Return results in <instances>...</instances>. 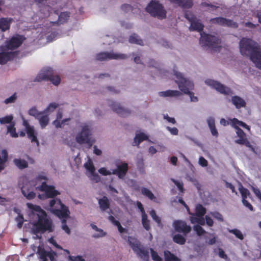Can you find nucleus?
Listing matches in <instances>:
<instances>
[{"instance_id": "nucleus-1", "label": "nucleus", "mask_w": 261, "mask_h": 261, "mask_svg": "<svg viewBox=\"0 0 261 261\" xmlns=\"http://www.w3.org/2000/svg\"><path fill=\"white\" fill-rule=\"evenodd\" d=\"M239 45L241 54L249 57L256 66L261 69V47L258 44L251 39L243 38Z\"/></svg>"}, {"instance_id": "nucleus-2", "label": "nucleus", "mask_w": 261, "mask_h": 261, "mask_svg": "<svg viewBox=\"0 0 261 261\" xmlns=\"http://www.w3.org/2000/svg\"><path fill=\"white\" fill-rule=\"evenodd\" d=\"M50 212L62 219V228L67 234L70 233V229L66 224V219L70 217V211L68 206L63 204L60 199H51L48 203Z\"/></svg>"}, {"instance_id": "nucleus-3", "label": "nucleus", "mask_w": 261, "mask_h": 261, "mask_svg": "<svg viewBox=\"0 0 261 261\" xmlns=\"http://www.w3.org/2000/svg\"><path fill=\"white\" fill-rule=\"evenodd\" d=\"M32 224V231L34 234H42L46 231L52 232L54 231L53 221L48 217L46 212H42V214L38 217L37 220Z\"/></svg>"}, {"instance_id": "nucleus-4", "label": "nucleus", "mask_w": 261, "mask_h": 261, "mask_svg": "<svg viewBox=\"0 0 261 261\" xmlns=\"http://www.w3.org/2000/svg\"><path fill=\"white\" fill-rule=\"evenodd\" d=\"M174 75L177 79V80H175V82L178 84L180 91L184 93L189 95L191 101H198V97L194 96V93L193 92L190 91L191 90L194 89V86L193 83L185 78L183 75L180 72L174 71Z\"/></svg>"}, {"instance_id": "nucleus-5", "label": "nucleus", "mask_w": 261, "mask_h": 261, "mask_svg": "<svg viewBox=\"0 0 261 261\" xmlns=\"http://www.w3.org/2000/svg\"><path fill=\"white\" fill-rule=\"evenodd\" d=\"M200 34L199 42L202 46L212 48L214 51H217L221 47V40L219 38L204 32H201Z\"/></svg>"}, {"instance_id": "nucleus-6", "label": "nucleus", "mask_w": 261, "mask_h": 261, "mask_svg": "<svg viewBox=\"0 0 261 261\" xmlns=\"http://www.w3.org/2000/svg\"><path fill=\"white\" fill-rule=\"evenodd\" d=\"M146 11L152 16L159 19L166 18L167 12L164 6L158 1H151L145 8Z\"/></svg>"}, {"instance_id": "nucleus-7", "label": "nucleus", "mask_w": 261, "mask_h": 261, "mask_svg": "<svg viewBox=\"0 0 261 261\" xmlns=\"http://www.w3.org/2000/svg\"><path fill=\"white\" fill-rule=\"evenodd\" d=\"M91 127L85 124L82 126L81 132L76 135V141L80 144H87L90 148L95 142V140L91 137Z\"/></svg>"}, {"instance_id": "nucleus-8", "label": "nucleus", "mask_w": 261, "mask_h": 261, "mask_svg": "<svg viewBox=\"0 0 261 261\" xmlns=\"http://www.w3.org/2000/svg\"><path fill=\"white\" fill-rule=\"evenodd\" d=\"M44 80L49 81L55 85H58L61 82L60 76L57 75H55L54 70L50 67L43 69L37 75L35 81L40 82Z\"/></svg>"}, {"instance_id": "nucleus-9", "label": "nucleus", "mask_w": 261, "mask_h": 261, "mask_svg": "<svg viewBox=\"0 0 261 261\" xmlns=\"http://www.w3.org/2000/svg\"><path fill=\"white\" fill-rule=\"evenodd\" d=\"M36 189L41 192H44V194H39L38 197L40 199L44 198H53V199H57L54 198L56 196L60 194V193L55 189L54 186L47 185L46 182H43L40 186L36 187Z\"/></svg>"}, {"instance_id": "nucleus-10", "label": "nucleus", "mask_w": 261, "mask_h": 261, "mask_svg": "<svg viewBox=\"0 0 261 261\" xmlns=\"http://www.w3.org/2000/svg\"><path fill=\"white\" fill-rule=\"evenodd\" d=\"M127 55L123 54L114 53L112 52H101L97 54L95 59L97 61H103L112 59H125Z\"/></svg>"}, {"instance_id": "nucleus-11", "label": "nucleus", "mask_w": 261, "mask_h": 261, "mask_svg": "<svg viewBox=\"0 0 261 261\" xmlns=\"http://www.w3.org/2000/svg\"><path fill=\"white\" fill-rule=\"evenodd\" d=\"M130 239H132V237H129V244L134 252H135L143 260L145 261H148L149 256L148 249H146L144 247L141 246L138 242L132 243L130 240Z\"/></svg>"}, {"instance_id": "nucleus-12", "label": "nucleus", "mask_w": 261, "mask_h": 261, "mask_svg": "<svg viewBox=\"0 0 261 261\" xmlns=\"http://www.w3.org/2000/svg\"><path fill=\"white\" fill-rule=\"evenodd\" d=\"M205 83L216 89L217 91L220 93L224 95H230L232 94V91L229 87L225 86L224 85L221 84L220 82L211 80L207 79L205 80Z\"/></svg>"}, {"instance_id": "nucleus-13", "label": "nucleus", "mask_w": 261, "mask_h": 261, "mask_svg": "<svg viewBox=\"0 0 261 261\" xmlns=\"http://www.w3.org/2000/svg\"><path fill=\"white\" fill-rule=\"evenodd\" d=\"M185 17L191 23L189 27L190 31H196L197 32H201L204 28L203 24L197 20L196 17L191 12H187L185 14Z\"/></svg>"}, {"instance_id": "nucleus-14", "label": "nucleus", "mask_w": 261, "mask_h": 261, "mask_svg": "<svg viewBox=\"0 0 261 261\" xmlns=\"http://www.w3.org/2000/svg\"><path fill=\"white\" fill-rule=\"evenodd\" d=\"M24 39L23 36L17 34L12 36L9 40L7 41L6 47L8 49H15L21 45Z\"/></svg>"}, {"instance_id": "nucleus-15", "label": "nucleus", "mask_w": 261, "mask_h": 261, "mask_svg": "<svg viewBox=\"0 0 261 261\" xmlns=\"http://www.w3.org/2000/svg\"><path fill=\"white\" fill-rule=\"evenodd\" d=\"M210 22L213 24H219L222 27H227L234 29L238 27V24L236 22L222 17L211 18Z\"/></svg>"}, {"instance_id": "nucleus-16", "label": "nucleus", "mask_w": 261, "mask_h": 261, "mask_svg": "<svg viewBox=\"0 0 261 261\" xmlns=\"http://www.w3.org/2000/svg\"><path fill=\"white\" fill-rule=\"evenodd\" d=\"M173 226L176 232L182 233L185 236L191 231V226L188 225L187 223L183 221H175L173 223Z\"/></svg>"}, {"instance_id": "nucleus-17", "label": "nucleus", "mask_w": 261, "mask_h": 261, "mask_svg": "<svg viewBox=\"0 0 261 261\" xmlns=\"http://www.w3.org/2000/svg\"><path fill=\"white\" fill-rule=\"evenodd\" d=\"M235 129L236 130L237 136L239 138V139L235 141V142L240 145H244L248 147H252V146L248 140L246 135L244 131L238 126H236Z\"/></svg>"}, {"instance_id": "nucleus-18", "label": "nucleus", "mask_w": 261, "mask_h": 261, "mask_svg": "<svg viewBox=\"0 0 261 261\" xmlns=\"http://www.w3.org/2000/svg\"><path fill=\"white\" fill-rule=\"evenodd\" d=\"M23 125L25 127L28 138L31 140L32 142H36L37 146H38L39 143L37 138L33 126H30L27 120H23Z\"/></svg>"}, {"instance_id": "nucleus-19", "label": "nucleus", "mask_w": 261, "mask_h": 261, "mask_svg": "<svg viewBox=\"0 0 261 261\" xmlns=\"http://www.w3.org/2000/svg\"><path fill=\"white\" fill-rule=\"evenodd\" d=\"M128 170V166L126 163H123L117 166L115 169L112 171V174L117 175L119 178L123 179L126 175Z\"/></svg>"}, {"instance_id": "nucleus-20", "label": "nucleus", "mask_w": 261, "mask_h": 261, "mask_svg": "<svg viewBox=\"0 0 261 261\" xmlns=\"http://www.w3.org/2000/svg\"><path fill=\"white\" fill-rule=\"evenodd\" d=\"M110 106L114 112L120 116L126 117L130 113L129 110L124 109L121 107L119 103L116 102H112V103L110 104Z\"/></svg>"}, {"instance_id": "nucleus-21", "label": "nucleus", "mask_w": 261, "mask_h": 261, "mask_svg": "<svg viewBox=\"0 0 261 261\" xmlns=\"http://www.w3.org/2000/svg\"><path fill=\"white\" fill-rule=\"evenodd\" d=\"M17 54V51L0 53V64H6L8 61L14 59Z\"/></svg>"}, {"instance_id": "nucleus-22", "label": "nucleus", "mask_w": 261, "mask_h": 261, "mask_svg": "<svg viewBox=\"0 0 261 261\" xmlns=\"http://www.w3.org/2000/svg\"><path fill=\"white\" fill-rule=\"evenodd\" d=\"M13 19L9 17L0 18V30L2 32H5L10 28Z\"/></svg>"}, {"instance_id": "nucleus-23", "label": "nucleus", "mask_w": 261, "mask_h": 261, "mask_svg": "<svg viewBox=\"0 0 261 261\" xmlns=\"http://www.w3.org/2000/svg\"><path fill=\"white\" fill-rule=\"evenodd\" d=\"M170 1L171 3L185 9L191 8L193 5V0H170Z\"/></svg>"}, {"instance_id": "nucleus-24", "label": "nucleus", "mask_w": 261, "mask_h": 261, "mask_svg": "<svg viewBox=\"0 0 261 261\" xmlns=\"http://www.w3.org/2000/svg\"><path fill=\"white\" fill-rule=\"evenodd\" d=\"M231 102L238 109L245 107L246 106V101L242 98L237 95L231 97Z\"/></svg>"}, {"instance_id": "nucleus-25", "label": "nucleus", "mask_w": 261, "mask_h": 261, "mask_svg": "<svg viewBox=\"0 0 261 261\" xmlns=\"http://www.w3.org/2000/svg\"><path fill=\"white\" fill-rule=\"evenodd\" d=\"M29 184H26L25 185L22 186L21 187V190L22 194L24 197L27 198V199L31 200L35 197L36 194L34 192L30 191V189L29 188Z\"/></svg>"}, {"instance_id": "nucleus-26", "label": "nucleus", "mask_w": 261, "mask_h": 261, "mask_svg": "<svg viewBox=\"0 0 261 261\" xmlns=\"http://www.w3.org/2000/svg\"><path fill=\"white\" fill-rule=\"evenodd\" d=\"M181 92L177 90H168L165 91H161L159 93V95L161 97H178L180 96Z\"/></svg>"}, {"instance_id": "nucleus-27", "label": "nucleus", "mask_w": 261, "mask_h": 261, "mask_svg": "<svg viewBox=\"0 0 261 261\" xmlns=\"http://www.w3.org/2000/svg\"><path fill=\"white\" fill-rule=\"evenodd\" d=\"M98 204L102 211H106L110 208V201L108 197L106 196H103L98 200Z\"/></svg>"}, {"instance_id": "nucleus-28", "label": "nucleus", "mask_w": 261, "mask_h": 261, "mask_svg": "<svg viewBox=\"0 0 261 261\" xmlns=\"http://www.w3.org/2000/svg\"><path fill=\"white\" fill-rule=\"evenodd\" d=\"M2 155H0V172L3 170L6 167V163L8 160V153L6 149L2 150Z\"/></svg>"}, {"instance_id": "nucleus-29", "label": "nucleus", "mask_w": 261, "mask_h": 261, "mask_svg": "<svg viewBox=\"0 0 261 261\" xmlns=\"http://www.w3.org/2000/svg\"><path fill=\"white\" fill-rule=\"evenodd\" d=\"M70 13L68 12H64L61 13L59 15L57 21H55L54 23L55 24H63L67 21Z\"/></svg>"}, {"instance_id": "nucleus-30", "label": "nucleus", "mask_w": 261, "mask_h": 261, "mask_svg": "<svg viewBox=\"0 0 261 261\" xmlns=\"http://www.w3.org/2000/svg\"><path fill=\"white\" fill-rule=\"evenodd\" d=\"M207 121L212 134L214 136L218 137V133L215 126V122L214 119L210 117L207 119Z\"/></svg>"}, {"instance_id": "nucleus-31", "label": "nucleus", "mask_w": 261, "mask_h": 261, "mask_svg": "<svg viewBox=\"0 0 261 261\" xmlns=\"http://www.w3.org/2000/svg\"><path fill=\"white\" fill-rule=\"evenodd\" d=\"M85 167L93 175L94 179H95L96 182H98L99 180V178L98 175L95 173V169L92 162H90L88 163H86Z\"/></svg>"}, {"instance_id": "nucleus-32", "label": "nucleus", "mask_w": 261, "mask_h": 261, "mask_svg": "<svg viewBox=\"0 0 261 261\" xmlns=\"http://www.w3.org/2000/svg\"><path fill=\"white\" fill-rule=\"evenodd\" d=\"M37 119L39 120L40 126L42 128H44L49 122V118L47 115L44 114V112L40 114Z\"/></svg>"}, {"instance_id": "nucleus-33", "label": "nucleus", "mask_w": 261, "mask_h": 261, "mask_svg": "<svg viewBox=\"0 0 261 261\" xmlns=\"http://www.w3.org/2000/svg\"><path fill=\"white\" fill-rule=\"evenodd\" d=\"M148 139V136L144 133L136 134L133 142V146L139 145L143 141Z\"/></svg>"}, {"instance_id": "nucleus-34", "label": "nucleus", "mask_w": 261, "mask_h": 261, "mask_svg": "<svg viewBox=\"0 0 261 261\" xmlns=\"http://www.w3.org/2000/svg\"><path fill=\"white\" fill-rule=\"evenodd\" d=\"M206 213V209L201 204H197L195 206V215L198 217H203Z\"/></svg>"}, {"instance_id": "nucleus-35", "label": "nucleus", "mask_w": 261, "mask_h": 261, "mask_svg": "<svg viewBox=\"0 0 261 261\" xmlns=\"http://www.w3.org/2000/svg\"><path fill=\"white\" fill-rule=\"evenodd\" d=\"M14 164L20 169H23L28 166V162L21 159H15L13 161Z\"/></svg>"}, {"instance_id": "nucleus-36", "label": "nucleus", "mask_w": 261, "mask_h": 261, "mask_svg": "<svg viewBox=\"0 0 261 261\" xmlns=\"http://www.w3.org/2000/svg\"><path fill=\"white\" fill-rule=\"evenodd\" d=\"M28 207L32 210L33 211L37 213V216L39 217L41 214H42V212H45L43 210H42L41 207L39 205H35L32 203H27Z\"/></svg>"}, {"instance_id": "nucleus-37", "label": "nucleus", "mask_w": 261, "mask_h": 261, "mask_svg": "<svg viewBox=\"0 0 261 261\" xmlns=\"http://www.w3.org/2000/svg\"><path fill=\"white\" fill-rule=\"evenodd\" d=\"M141 192L142 195L148 197L149 199L155 201L156 199L155 196L152 193L151 191L146 188L143 187L141 189Z\"/></svg>"}, {"instance_id": "nucleus-38", "label": "nucleus", "mask_w": 261, "mask_h": 261, "mask_svg": "<svg viewBox=\"0 0 261 261\" xmlns=\"http://www.w3.org/2000/svg\"><path fill=\"white\" fill-rule=\"evenodd\" d=\"M90 226H91L93 229L99 232L98 233L94 234L92 236L93 238H98L100 237H104L106 235V233L104 232L102 229L98 228L97 226L95 224L92 223L90 224Z\"/></svg>"}, {"instance_id": "nucleus-39", "label": "nucleus", "mask_w": 261, "mask_h": 261, "mask_svg": "<svg viewBox=\"0 0 261 261\" xmlns=\"http://www.w3.org/2000/svg\"><path fill=\"white\" fill-rule=\"evenodd\" d=\"M129 42L130 43L137 44L140 45H143V41L139 38V36L136 34H133L129 36Z\"/></svg>"}, {"instance_id": "nucleus-40", "label": "nucleus", "mask_w": 261, "mask_h": 261, "mask_svg": "<svg viewBox=\"0 0 261 261\" xmlns=\"http://www.w3.org/2000/svg\"><path fill=\"white\" fill-rule=\"evenodd\" d=\"M173 241L179 245H184L186 242V239L182 235L176 234L173 237Z\"/></svg>"}, {"instance_id": "nucleus-41", "label": "nucleus", "mask_w": 261, "mask_h": 261, "mask_svg": "<svg viewBox=\"0 0 261 261\" xmlns=\"http://www.w3.org/2000/svg\"><path fill=\"white\" fill-rule=\"evenodd\" d=\"M48 252H47L44 248L41 247H38L37 253L39 256V258L42 261H47V254Z\"/></svg>"}, {"instance_id": "nucleus-42", "label": "nucleus", "mask_w": 261, "mask_h": 261, "mask_svg": "<svg viewBox=\"0 0 261 261\" xmlns=\"http://www.w3.org/2000/svg\"><path fill=\"white\" fill-rule=\"evenodd\" d=\"M232 126L235 128L236 126H241L247 129L248 130H250V127L247 124H246L245 123L243 122V121H240L237 118H233L232 120Z\"/></svg>"}, {"instance_id": "nucleus-43", "label": "nucleus", "mask_w": 261, "mask_h": 261, "mask_svg": "<svg viewBox=\"0 0 261 261\" xmlns=\"http://www.w3.org/2000/svg\"><path fill=\"white\" fill-rule=\"evenodd\" d=\"M7 133H10L11 136L12 137L16 138L18 136V134L16 132L15 124L14 123H11L7 126Z\"/></svg>"}, {"instance_id": "nucleus-44", "label": "nucleus", "mask_w": 261, "mask_h": 261, "mask_svg": "<svg viewBox=\"0 0 261 261\" xmlns=\"http://www.w3.org/2000/svg\"><path fill=\"white\" fill-rule=\"evenodd\" d=\"M142 223L143 227L146 230H149L150 229V221L148 220L146 214L142 216Z\"/></svg>"}, {"instance_id": "nucleus-45", "label": "nucleus", "mask_w": 261, "mask_h": 261, "mask_svg": "<svg viewBox=\"0 0 261 261\" xmlns=\"http://www.w3.org/2000/svg\"><path fill=\"white\" fill-rule=\"evenodd\" d=\"M228 231L230 233H231L233 234L234 235H235V236L237 238H238L241 240L244 239V236H243L242 233L241 232V231L240 230H239L238 229H229Z\"/></svg>"}, {"instance_id": "nucleus-46", "label": "nucleus", "mask_w": 261, "mask_h": 261, "mask_svg": "<svg viewBox=\"0 0 261 261\" xmlns=\"http://www.w3.org/2000/svg\"><path fill=\"white\" fill-rule=\"evenodd\" d=\"M13 117L12 115L6 116L4 117L0 118V123L1 124L12 123Z\"/></svg>"}, {"instance_id": "nucleus-47", "label": "nucleus", "mask_w": 261, "mask_h": 261, "mask_svg": "<svg viewBox=\"0 0 261 261\" xmlns=\"http://www.w3.org/2000/svg\"><path fill=\"white\" fill-rule=\"evenodd\" d=\"M16 221L17 222V227L18 228H21L23 222L24 221V218L22 215L20 213L18 214V216L15 218Z\"/></svg>"}, {"instance_id": "nucleus-48", "label": "nucleus", "mask_w": 261, "mask_h": 261, "mask_svg": "<svg viewBox=\"0 0 261 261\" xmlns=\"http://www.w3.org/2000/svg\"><path fill=\"white\" fill-rule=\"evenodd\" d=\"M70 120V118H66L62 120L61 121L60 120L56 119L53 122V124L56 126L57 128H60L62 127V125H64L66 121H68Z\"/></svg>"}, {"instance_id": "nucleus-49", "label": "nucleus", "mask_w": 261, "mask_h": 261, "mask_svg": "<svg viewBox=\"0 0 261 261\" xmlns=\"http://www.w3.org/2000/svg\"><path fill=\"white\" fill-rule=\"evenodd\" d=\"M149 215L152 217L153 220L156 222L158 224H160L161 222V218L157 216L155 211L154 210H152L149 212Z\"/></svg>"}, {"instance_id": "nucleus-50", "label": "nucleus", "mask_w": 261, "mask_h": 261, "mask_svg": "<svg viewBox=\"0 0 261 261\" xmlns=\"http://www.w3.org/2000/svg\"><path fill=\"white\" fill-rule=\"evenodd\" d=\"M194 229L198 236H200L206 233L205 231L199 225H196L194 226Z\"/></svg>"}, {"instance_id": "nucleus-51", "label": "nucleus", "mask_w": 261, "mask_h": 261, "mask_svg": "<svg viewBox=\"0 0 261 261\" xmlns=\"http://www.w3.org/2000/svg\"><path fill=\"white\" fill-rule=\"evenodd\" d=\"M17 98V93H14L10 97H9L8 98H6L4 101V103L6 104L14 103L16 100Z\"/></svg>"}, {"instance_id": "nucleus-52", "label": "nucleus", "mask_w": 261, "mask_h": 261, "mask_svg": "<svg viewBox=\"0 0 261 261\" xmlns=\"http://www.w3.org/2000/svg\"><path fill=\"white\" fill-rule=\"evenodd\" d=\"M150 252L152 258L154 261H163L162 258L153 249L150 248Z\"/></svg>"}, {"instance_id": "nucleus-53", "label": "nucleus", "mask_w": 261, "mask_h": 261, "mask_svg": "<svg viewBox=\"0 0 261 261\" xmlns=\"http://www.w3.org/2000/svg\"><path fill=\"white\" fill-rule=\"evenodd\" d=\"M42 112H39L35 108H32L29 111V115L34 116L36 119L40 115Z\"/></svg>"}, {"instance_id": "nucleus-54", "label": "nucleus", "mask_w": 261, "mask_h": 261, "mask_svg": "<svg viewBox=\"0 0 261 261\" xmlns=\"http://www.w3.org/2000/svg\"><path fill=\"white\" fill-rule=\"evenodd\" d=\"M58 104L56 103H50L48 106V107L45 109V111L46 113L53 111L58 107Z\"/></svg>"}, {"instance_id": "nucleus-55", "label": "nucleus", "mask_w": 261, "mask_h": 261, "mask_svg": "<svg viewBox=\"0 0 261 261\" xmlns=\"http://www.w3.org/2000/svg\"><path fill=\"white\" fill-rule=\"evenodd\" d=\"M172 181L177 186L179 191L181 192H183L184 190L183 187V184L182 182H179L178 181L174 179H172Z\"/></svg>"}, {"instance_id": "nucleus-56", "label": "nucleus", "mask_w": 261, "mask_h": 261, "mask_svg": "<svg viewBox=\"0 0 261 261\" xmlns=\"http://www.w3.org/2000/svg\"><path fill=\"white\" fill-rule=\"evenodd\" d=\"M98 172L100 174H102V175H105V176L110 175L111 174H112V172L107 170L106 168H105L104 167L100 168L98 170Z\"/></svg>"}, {"instance_id": "nucleus-57", "label": "nucleus", "mask_w": 261, "mask_h": 261, "mask_svg": "<svg viewBox=\"0 0 261 261\" xmlns=\"http://www.w3.org/2000/svg\"><path fill=\"white\" fill-rule=\"evenodd\" d=\"M239 190L241 195H250L249 191L247 189L244 188L241 184H240L239 188Z\"/></svg>"}, {"instance_id": "nucleus-58", "label": "nucleus", "mask_w": 261, "mask_h": 261, "mask_svg": "<svg viewBox=\"0 0 261 261\" xmlns=\"http://www.w3.org/2000/svg\"><path fill=\"white\" fill-rule=\"evenodd\" d=\"M121 10L125 12L132 11V7L129 4H123L121 7Z\"/></svg>"}, {"instance_id": "nucleus-59", "label": "nucleus", "mask_w": 261, "mask_h": 261, "mask_svg": "<svg viewBox=\"0 0 261 261\" xmlns=\"http://www.w3.org/2000/svg\"><path fill=\"white\" fill-rule=\"evenodd\" d=\"M199 163L202 167H206L208 165V162L203 156H200L199 159Z\"/></svg>"}, {"instance_id": "nucleus-60", "label": "nucleus", "mask_w": 261, "mask_h": 261, "mask_svg": "<svg viewBox=\"0 0 261 261\" xmlns=\"http://www.w3.org/2000/svg\"><path fill=\"white\" fill-rule=\"evenodd\" d=\"M108 219L113 225L117 227L120 224V223L118 220H116L113 216H110L108 217Z\"/></svg>"}, {"instance_id": "nucleus-61", "label": "nucleus", "mask_w": 261, "mask_h": 261, "mask_svg": "<svg viewBox=\"0 0 261 261\" xmlns=\"http://www.w3.org/2000/svg\"><path fill=\"white\" fill-rule=\"evenodd\" d=\"M167 129L173 135H177L178 133V130L176 127H170L168 126Z\"/></svg>"}, {"instance_id": "nucleus-62", "label": "nucleus", "mask_w": 261, "mask_h": 261, "mask_svg": "<svg viewBox=\"0 0 261 261\" xmlns=\"http://www.w3.org/2000/svg\"><path fill=\"white\" fill-rule=\"evenodd\" d=\"M242 203L244 206L248 208L251 211H253L252 205L247 200H242Z\"/></svg>"}, {"instance_id": "nucleus-63", "label": "nucleus", "mask_w": 261, "mask_h": 261, "mask_svg": "<svg viewBox=\"0 0 261 261\" xmlns=\"http://www.w3.org/2000/svg\"><path fill=\"white\" fill-rule=\"evenodd\" d=\"M69 258L71 261H85V260L81 256H69Z\"/></svg>"}, {"instance_id": "nucleus-64", "label": "nucleus", "mask_w": 261, "mask_h": 261, "mask_svg": "<svg viewBox=\"0 0 261 261\" xmlns=\"http://www.w3.org/2000/svg\"><path fill=\"white\" fill-rule=\"evenodd\" d=\"M213 216L215 218H216V219H217L220 221H223V217H222V215L218 212H215L213 214Z\"/></svg>"}]
</instances>
